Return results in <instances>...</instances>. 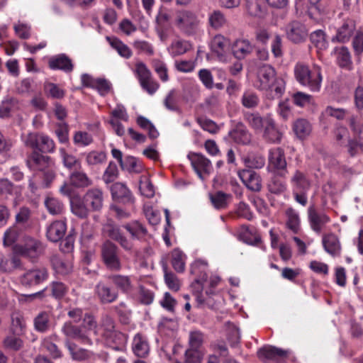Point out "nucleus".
Here are the masks:
<instances>
[{
    "label": "nucleus",
    "mask_w": 363,
    "mask_h": 363,
    "mask_svg": "<svg viewBox=\"0 0 363 363\" xmlns=\"http://www.w3.org/2000/svg\"><path fill=\"white\" fill-rule=\"evenodd\" d=\"M207 263L202 260H196L191 266V273L197 277L191 284L193 294L196 298L198 308H213L216 306V300L212 289L206 290L203 293V284L207 281Z\"/></svg>",
    "instance_id": "f257e3e1"
},
{
    "label": "nucleus",
    "mask_w": 363,
    "mask_h": 363,
    "mask_svg": "<svg viewBox=\"0 0 363 363\" xmlns=\"http://www.w3.org/2000/svg\"><path fill=\"white\" fill-rule=\"evenodd\" d=\"M256 86L260 90L273 93V98H279L284 91L285 84L281 78L276 77V71L269 65H262L257 71Z\"/></svg>",
    "instance_id": "f03ea898"
},
{
    "label": "nucleus",
    "mask_w": 363,
    "mask_h": 363,
    "mask_svg": "<svg viewBox=\"0 0 363 363\" xmlns=\"http://www.w3.org/2000/svg\"><path fill=\"white\" fill-rule=\"evenodd\" d=\"M294 75L302 86L311 91H318L320 89L323 76L319 66L313 65L311 67L304 63L298 62L294 67Z\"/></svg>",
    "instance_id": "7ed1b4c3"
},
{
    "label": "nucleus",
    "mask_w": 363,
    "mask_h": 363,
    "mask_svg": "<svg viewBox=\"0 0 363 363\" xmlns=\"http://www.w3.org/2000/svg\"><path fill=\"white\" fill-rule=\"evenodd\" d=\"M13 252L35 262L44 254L45 247L40 240L26 237L22 243L13 246Z\"/></svg>",
    "instance_id": "20e7f679"
},
{
    "label": "nucleus",
    "mask_w": 363,
    "mask_h": 363,
    "mask_svg": "<svg viewBox=\"0 0 363 363\" xmlns=\"http://www.w3.org/2000/svg\"><path fill=\"white\" fill-rule=\"evenodd\" d=\"M175 24L177 28L186 35L196 33L199 26L197 16L192 11L182 10L177 13Z\"/></svg>",
    "instance_id": "39448f33"
},
{
    "label": "nucleus",
    "mask_w": 363,
    "mask_h": 363,
    "mask_svg": "<svg viewBox=\"0 0 363 363\" xmlns=\"http://www.w3.org/2000/svg\"><path fill=\"white\" fill-rule=\"evenodd\" d=\"M111 284H112L106 278L98 281L94 287V294L101 303H111L118 298V291Z\"/></svg>",
    "instance_id": "423d86ee"
},
{
    "label": "nucleus",
    "mask_w": 363,
    "mask_h": 363,
    "mask_svg": "<svg viewBox=\"0 0 363 363\" xmlns=\"http://www.w3.org/2000/svg\"><path fill=\"white\" fill-rule=\"evenodd\" d=\"M101 256L108 269L115 271L121 269V260L118 255V247L111 241L107 240L102 245Z\"/></svg>",
    "instance_id": "0eeeda50"
},
{
    "label": "nucleus",
    "mask_w": 363,
    "mask_h": 363,
    "mask_svg": "<svg viewBox=\"0 0 363 363\" xmlns=\"http://www.w3.org/2000/svg\"><path fill=\"white\" fill-rule=\"evenodd\" d=\"M61 331L66 337V340H75L86 345H91L93 344L92 340L88 334L84 332L82 328L74 325L71 321H66L63 324Z\"/></svg>",
    "instance_id": "6e6552de"
},
{
    "label": "nucleus",
    "mask_w": 363,
    "mask_h": 363,
    "mask_svg": "<svg viewBox=\"0 0 363 363\" xmlns=\"http://www.w3.org/2000/svg\"><path fill=\"white\" fill-rule=\"evenodd\" d=\"M48 278V269L45 267H36L26 271L20 277L21 284L26 287L37 286Z\"/></svg>",
    "instance_id": "1a4fd4ad"
},
{
    "label": "nucleus",
    "mask_w": 363,
    "mask_h": 363,
    "mask_svg": "<svg viewBox=\"0 0 363 363\" xmlns=\"http://www.w3.org/2000/svg\"><path fill=\"white\" fill-rule=\"evenodd\" d=\"M102 231L105 236L118 242L125 250L130 251L133 250V245L131 241L125 237L121 228L112 222H108L104 225Z\"/></svg>",
    "instance_id": "9d476101"
},
{
    "label": "nucleus",
    "mask_w": 363,
    "mask_h": 363,
    "mask_svg": "<svg viewBox=\"0 0 363 363\" xmlns=\"http://www.w3.org/2000/svg\"><path fill=\"white\" fill-rule=\"evenodd\" d=\"M188 159L200 179H203V174H209L213 167L211 162L201 153L190 152Z\"/></svg>",
    "instance_id": "9b49d317"
},
{
    "label": "nucleus",
    "mask_w": 363,
    "mask_h": 363,
    "mask_svg": "<svg viewBox=\"0 0 363 363\" xmlns=\"http://www.w3.org/2000/svg\"><path fill=\"white\" fill-rule=\"evenodd\" d=\"M284 151L281 147L270 150L269 154V169L279 172L281 176H285L287 172Z\"/></svg>",
    "instance_id": "f8f14e48"
},
{
    "label": "nucleus",
    "mask_w": 363,
    "mask_h": 363,
    "mask_svg": "<svg viewBox=\"0 0 363 363\" xmlns=\"http://www.w3.org/2000/svg\"><path fill=\"white\" fill-rule=\"evenodd\" d=\"M308 218L310 227L313 231L319 234L325 225L330 222V218L324 212H318L314 206L308 208Z\"/></svg>",
    "instance_id": "ddd939ff"
},
{
    "label": "nucleus",
    "mask_w": 363,
    "mask_h": 363,
    "mask_svg": "<svg viewBox=\"0 0 363 363\" xmlns=\"http://www.w3.org/2000/svg\"><path fill=\"white\" fill-rule=\"evenodd\" d=\"M85 204L91 211H99L104 206V192L99 188L89 189L83 196Z\"/></svg>",
    "instance_id": "4468645a"
},
{
    "label": "nucleus",
    "mask_w": 363,
    "mask_h": 363,
    "mask_svg": "<svg viewBox=\"0 0 363 363\" xmlns=\"http://www.w3.org/2000/svg\"><path fill=\"white\" fill-rule=\"evenodd\" d=\"M289 351L274 346L267 345L257 351V356L262 360L279 361L286 358Z\"/></svg>",
    "instance_id": "2eb2a0df"
},
{
    "label": "nucleus",
    "mask_w": 363,
    "mask_h": 363,
    "mask_svg": "<svg viewBox=\"0 0 363 363\" xmlns=\"http://www.w3.org/2000/svg\"><path fill=\"white\" fill-rule=\"evenodd\" d=\"M322 245L325 251L333 257H340L342 246L339 238L333 233L323 235Z\"/></svg>",
    "instance_id": "dca6fc26"
},
{
    "label": "nucleus",
    "mask_w": 363,
    "mask_h": 363,
    "mask_svg": "<svg viewBox=\"0 0 363 363\" xmlns=\"http://www.w3.org/2000/svg\"><path fill=\"white\" fill-rule=\"evenodd\" d=\"M238 177L247 189L252 191H259L262 189L260 176L250 169H242L238 172Z\"/></svg>",
    "instance_id": "f3484780"
},
{
    "label": "nucleus",
    "mask_w": 363,
    "mask_h": 363,
    "mask_svg": "<svg viewBox=\"0 0 363 363\" xmlns=\"http://www.w3.org/2000/svg\"><path fill=\"white\" fill-rule=\"evenodd\" d=\"M356 29V22L354 19L346 18L337 30L335 36L332 38L333 42H348Z\"/></svg>",
    "instance_id": "a211bd4d"
},
{
    "label": "nucleus",
    "mask_w": 363,
    "mask_h": 363,
    "mask_svg": "<svg viewBox=\"0 0 363 363\" xmlns=\"http://www.w3.org/2000/svg\"><path fill=\"white\" fill-rule=\"evenodd\" d=\"M107 280L114 285L118 291L129 294L134 289V284L130 276L114 274L108 276Z\"/></svg>",
    "instance_id": "6ab92c4d"
},
{
    "label": "nucleus",
    "mask_w": 363,
    "mask_h": 363,
    "mask_svg": "<svg viewBox=\"0 0 363 363\" xmlns=\"http://www.w3.org/2000/svg\"><path fill=\"white\" fill-rule=\"evenodd\" d=\"M111 192L113 199L126 204H133L134 198L126 186L121 182H116L111 186Z\"/></svg>",
    "instance_id": "aec40b11"
},
{
    "label": "nucleus",
    "mask_w": 363,
    "mask_h": 363,
    "mask_svg": "<svg viewBox=\"0 0 363 363\" xmlns=\"http://www.w3.org/2000/svg\"><path fill=\"white\" fill-rule=\"evenodd\" d=\"M286 35L291 41L300 43L306 38L308 32L303 24L298 21H293L287 26Z\"/></svg>",
    "instance_id": "412c9836"
},
{
    "label": "nucleus",
    "mask_w": 363,
    "mask_h": 363,
    "mask_svg": "<svg viewBox=\"0 0 363 363\" xmlns=\"http://www.w3.org/2000/svg\"><path fill=\"white\" fill-rule=\"evenodd\" d=\"M290 183L292 190L308 191L311 186L308 175L300 169H296L291 175Z\"/></svg>",
    "instance_id": "4be33fe9"
},
{
    "label": "nucleus",
    "mask_w": 363,
    "mask_h": 363,
    "mask_svg": "<svg viewBox=\"0 0 363 363\" xmlns=\"http://www.w3.org/2000/svg\"><path fill=\"white\" fill-rule=\"evenodd\" d=\"M229 40L223 35L218 34L214 36L211 43L212 51L217 55L220 60H225V55L229 48Z\"/></svg>",
    "instance_id": "5701e85b"
},
{
    "label": "nucleus",
    "mask_w": 363,
    "mask_h": 363,
    "mask_svg": "<svg viewBox=\"0 0 363 363\" xmlns=\"http://www.w3.org/2000/svg\"><path fill=\"white\" fill-rule=\"evenodd\" d=\"M67 225L64 220H55L47 228L46 235L49 240L55 242L60 240L65 235Z\"/></svg>",
    "instance_id": "b1692460"
},
{
    "label": "nucleus",
    "mask_w": 363,
    "mask_h": 363,
    "mask_svg": "<svg viewBox=\"0 0 363 363\" xmlns=\"http://www.w3.org/2000/svg\"><path fill=\"white\" fill-rule=\"evenodd\" d=\"M48 65L51 69H60L67 73L71 72L74 67L71 59L65 54L50 57Z\"/></svg>",
    "instance_id": "393cba45"
},
{
    "label": "nucleus",
    "mask_w": 363,
    "mask_h": 363,
    "mask_svg": "<svg viewBox=\"0 0 363 363\" xmlns=\"http://www.w3.org/2000/svg\"><path fill=\"white\" fill-rule=\"evenodd\" d=\"M229 136L238 144L247 145L251 140V134L242 123H238L235 125L229 132Z\"/></svg>",
    "instance_id": "a878e982"
},
{
    "label": "nucleus",
    "mask_w": 363,
    "mask_h": 363,
    "mask_svg": "<svg viewBox=\"0 0 363 363\" xmlns=\"http://www.w3.org/2000/svg\"><path fill=\"white\" fill-rule=\"evenodd\" d=\"M261 132L263 133L264 138L270 143H279L282 138V133L276 126L272 116L266 122Z\"/></svg>",
    "instance_id": "bb28decb"
},
{
    "label": "nucleus",
    "mask_w": 363,
    "mask_h": 363,
    "mask_svg": "<svg viewBox=\"0 0 363 363\" xmlns=\"http://www.w3.org/2000/svg\"><path fill=\"white\" fill-rule=\"evenodd\" d=\"M271 115L262 116L259 113L246 112L244 119L248 125L257 132H261Z\"/></svg>",
    "instance_id": "cd10ccee"
},
{
    "label": "nucleus",
    "mask_w": 363,
    "mask_h": 363,
    "mask_svg": "<svg viewBox=\"0 0 363 363\" xmlns=\"http://www.w3.org/2000/svg\"><path fill=\"white\" fill-rule=\"evenodd\" d=\"M253 45L246 39H238L232 46L233 55L239 60L245 58L253 51Z\"/></svg>",
    "instance_id": "c85d7f7f"
},
{
    "label": "nucleus",
    "mask_w": 363,
    "mask_h": 363,
    "mask_svg": "<svg viewBox=\"0 0 363 363\" xmlns=\"http://www.w3.org/2000/svg\"><path fill=\"white\" fill-rule=\"evenodd\" d=\"M65 346L69 350L72 358L77 361H84L91 358L93 356V352L78 346L69 340L65 341Z\"/></svg>",
    "instance_id": "c756f323"
},
{
    "label": "nucleus",
    "mask_w": 363,
    "mask_h": 363,
    "mask_svg": "<svg viewBox=\"0 0 363 363\" xmlns=\"http://www.w3.org/2000/svg\"><path fill=\"white\" fill-rule=\"evenodd\" d=\"M106 39L108 42L111 47L114 49L121 57L125 59H129L133 55L132 50L120 39L116 37L110 36H107Z\"/></svg>",
    "instance_id": "7c9ffc66"
},
{
    "label": "nucleus",
    "mask_w": 363,
    "mask_h": 363,
    "mask_svg": "<svg viewBox=\"0 0 363 363\" xmlns=\"http://www.w3.org/2000/svg\"><path fill=\"white\" fill-rule=\"evenodd\" d=\"M333 52L336 56L337 63L340 67L347 69H351L352 62L350 52L347 47L335 48Z\"/></svg>",
    "instance_id": "2f4dec72"
},
{
    "label": "nucleus",
    "mask_w": 363,
    "mask_h": 363,
    "mask_svg": "<svg viewBox=\"0 0 363 363\" xmlns=\"http://www.w3.org/2000/svg\"><path fill=\"white\" fill-rule=\"evenodd\" d=\"M132 348L134 354L140 357H145L149 352V345L146 338L139 333L133 338Z\"/></svg>",
    "instance_id": "473e14b6"
},
{
    "label": "nucleus",
    "mask_w": 363,
    "mask_h": 363,
    "mask_svg": "<svg viewBox=\"0 0 363 363\" xmlns=\"http://www.w3.org/2000/svg\"><path fill=\"white\" fill-rule=\"evenodd\" d=\"M191 49V45L189 41L182 39H176L172 42L167 50L170 55L176 57L185 54Z\"/></svg>",
    "instance_id": "72a5a7b5"
},
{
    "label": "nucleus",
    "mask_w": 363,
    "mask_h": 363,
    "mask_svg": "<svg viewBox=\"0 0 363 363\" xmlns=\"http://www.w3.org/2000/svg\"><path fill=\"white\" fill-rule=\"evenodd\" d=\"M33 216L31 209L26 206L19 208L15 215V225L18 227L26 228L29 225Z\"/></svg>",
    "instance_id": "f704fd0d"
},
{
    "label": "nucleus",
    "mask_w": 363,
    "mask_h": 363,
    "mask_svg": "<svg viewBox=\"0 0 363 363\" xmlns=\"http://www.w3.org/2000/svg\"><path fill=\"white\" fill-rule=\"evenodd\" d=\"M286 225L294 233H298L300 230V218L298 213L293 208H289L286 211Z\"/></svg>",
    "instance_id": "c9c22d12"
},
{
    "label": "nucleus",
    "mask_w": 363,
    "mask_h": 363,
    "mask_svg": "<svg viewBox=\"0 0 363 363\" xmlns=\"http://www.w3.org/2000/svg\"><path fill=\"white\" fill-rule=\"evenodd\" d=\"M293 130L298 138L303 139L311 133V125L307 120L300 118L294 123Z\"/></svg>",
    "instance_id": "e433bc0d"
},
{
    "label": "nucleus",
    "mask_w": 363,
    "mask_h": 363,
    "mask_svg": "<svg viewBox=\"0 0 363 363\" xmlns=\"http://www.w3.org/2000/svg\"><path fill=\"white\" fill-rule=\"evenodd\" d=\"M123 227L131 235L133 238L141 239L147 233L146 228L138 221L127 223Z\"/></svg>",
    "instance_id": "4c0bfd02"
},
{
    "label": "nucleus",
    "mask_w": 363,
    "mask_h": 363,
    "mask_svg": "<svg viewBox=\"0 0 363 363\" xmlns=\"http://www.w3.org/2000/svg\"><path fill=\"white\" fill-rule=\"evenodd\" d=\"M21 229L13 224L10 226L4 233L3 242L4 246L13 245L19 238Z\"/></svg>",
    "instance_id": "58836bf2"
},
{
    "label": "nucleus",
    "mask_w": 363,
    "mask_h": 363,
    "mask_svg": "<svg viewBox=\"0 0 363 363\" xmlns=\"http://www.w3.org/2000/svg\"><path fill=\"white\" fill-rule=\"evenodd\" d=\"M208 20L210 26L216 30L223 28L227 23L224 13L219 10H214L208 14Z\"/></svg>",
    "instance_id": "ea45409f"
},
{
    "label": "nucleus",
    "mask_w": 363,
    "mask_h": 363,
    "mask_svg": "<svg viewBox=\"0 0 363 363\" xmlns=\"http://www.w3.org/2000/svg\"><path fill=\"white\" fill-rule=\"evenodd\" d=\"M50 315L49 313L42 311L34 319V326L36 330L45 333L50 328Z\"/></svg>",
    "instance_id": "a19ab883"
},
{
    "label": "nucleus",
    "mask_w": 363,
    "mask_h": 363,
    "mask_svg": "<svg viewBox=\"0 0 363 363\" xmlns=\"http://www.w3.org/2000/svg\"><path fill=\"white\" fill-rule=\"evenodd\" d=\"M172 265L177 272H183L185 269L186 255L179 249H174L171 253Z\"/></svg>",
    "instance_id": "79ce46f5"
},
{
    "label": "nucleus",
    "mask_w": 363,
    "mask_h": 363,
    "mask_svg": "<svg viewBox=\"0 0 363 363\" xmlns=\"http://www.w3.org/2000/svg\"><path fill=\"white\" fill-rule=\"evenodd\" d=\"M107 340L113 343L112 348L116 350L123 351L125 350L126 344L128 342L127 336L118 331L113 333L112 337H108Z\"/></svg>",
    "instance_id": "37998d69"
},
{
    "label": "nucleus",
    "mask_w": 363,
    "mask_h": 363,
    "mask_svg": "<svg viewBox=\"0 0 363 363\" xmlns=\"http://www.w3.org/2000/svg\"><path fill=\"white\" fill-rule=\"evenodd\" d=\"M44 203L48 211L52 215H60L65 210L64 204L56 198L48 196Z\"/></svg>",
    "instance_id": "c03bdc74"
},
{
    "label": "nucleus",
    "mask_w": 363,
    "mask_h": 363,
    "mask_svg": "<svg viewBox=\"0 0 363 363\" xmlns=\"http://www.w3.org/2000/svg\"><path fill=\"white\" fill-rule=\"evenodd\" d=\"M51 262L53 269L57 274L66 275L72 271V267L71 263L63 260L59 257L54 256Z\"/></svg>",
    "instance_id": "a18cd8bd"
},
{
    "label": "nucleus",
    "mask_w": 363,
    "mask_h": 363,
    "mask_svg": "<svg viewBox=\"0 0 363 363\" xmlns=\"http://www.w3.org/2000/svg\"><path fill=\"white\" fill-rule=\"evenodd\" d=\"M49 160V157L34 152L28 158V164L30 167L41 170L48 163Z\"/></svg>",
    "instance_id": "49530a36"
},
{
    "label": "nucleus",
    "mask_w": 363,
    "mask_h": 363,
    "mask_svg": "<svg viewBox=\"0 0 363 363\" xmlns=\"http://www.w3.org/2000/svg\"><path fill=\"white\" fill-rule=\"evenodd\" d=\"M72 212L80 218H85L89 216L91 211L88 206L85 204L84 199L77 200L72 202Z\"/></svg>",
    "instance_id": "de8ad7c7"
},
{
    "label": "nucleus",
    "mask_w": 363,
    "mask_h": 363,
    "mask_svg": "<svg viewBox=\"0 0 363 363\" xmlns=\"http://www.w3.org/2000/svg\"><path fill=\"white\" fill-rule=\"evenodd\" d=\"M60 153L65 167L68 169L80 168L81 162L74 155L67 152L64 148L60 149Z\"/></svg>",
    "instance_id": "09e8293b"
},
{
    "label": "nucleus",
    "mask_w": 363,
    "mask_h": 363,
    "mask_svg": "<svg viewBox=\"0 0 363 363\" xmlns=\"http://www.w3.org/2000/svg\"><path fill=\"white\" fill-rule=\"evenodd\" d=\"M245 166L250 169H260L265 164V159L261 155L250 154L243 159Z\"/></svg>",
    "instance_id": "8fccbe9b"
},
{
    "label": "nucleus",
    "mask_w": 363,
    "mask_h": 363,
    "mask_svg": "<svg viewBox=\"0 0 363 363\" xmlns=\"http://www.w3.org/2000/svg\"><path fill=\"white\" fill-rule=\"evenodd\" d=\"M139 189L141 194L147 198H152L155 195L154 186L146 175L140 177Z\"/></svg>",
    "instance_id": "3c124183"
},
{
    "label": "nucleus",
    "mask_w": 363,
    "mask_h": 363,
    "mask_svg": "<svg viewBox=\"0 0 363 363\" xmlns=\"http://www.w3.org/2000/svg\"><path fill=\"white\" fill-rule=\"evenodd\" d=\"M71 184L77 187H85L91 184V180L82 172H74L69 177Z\"/></svg>",
    "instance_id": "603ef678"
},
{
    "label": "nucleus",
    "mask_w": 363,
    "mask_h": 363,
    "mask_svg": "<svg viewBox=\"0 0 363 363\" xmlns=\"http://www.w3.org/2000/svg\"><path fill=\"white\" fill-rule=\"evenodd\" d=\"M311 43L318 50H325L328 47V42L325 39V33L321 30L313 32L310 35Z\"/></svg>",
    "instance_id": "864d4df0"
},
{
    "label": "nucleus",
    "mask_w": 363,
    "mask_h": 363,
    "mask_svg": "<svg viewBox=\"0 0 363 363\" xmlns=\"http://www.w3.org/2000/svg\"><path fill=\"white\" fill-rule=\"evenodd\" d=\"M55 145L52 139L49 136L40 134L37 150L42 152L50 153L54 152Z\"/></svg>",
    "instance_id": "5fc2aeb1"
},
{
    "label": "nucleus",
    "mask_w": 363,
    "mask_h": 363,
    "mask_svg": "<svg viewBox=\"0 0 363 363\" xmlns=\"http://www.w3.org/2000/svg\"><path fill=\"white\" fill-rule=\"evenodd\" d=\"M152 66L159 78L164 82L169 80L167 67L166 64L159 59L152 60Z\"/></svg>",
    "instance_id": "6e6d98bb"
},
{
    "label": "nucleus",
    "mask_w": 363,
    "mask_h": 363,
    "mask_svg": "<svg viewBox=\"0 0 363 363\" xmlns=\"http://www.w3.org/2000/svg\"><path fill=\"white\" fill-rule=\"evenodd\" d=\"M100 328L103 330L102 335L106 339L108 337H112L113 333L116 331L113 318L108 315L102 318Z\"/></svg>",
    "instance_id": "4d7b16f0"
},
{
    "label": "nucleus",
    "mask_w": 363,
    "mask_h": 363,
    "mask_svg": "<svg viewBox=\"0 0 363 363\" xmlns=\"http://www.w3.org/2000/svg\"><path fill=\"white\" fill-rule=\"evenodd\" d=\"M204 342V334L200 330L189 333V345L190 348L199 350Z\"/></svg>",
    "instance_id": "13d9d810"
},
{
    "label": "nucleus",
    "mask_w": 363,
    "mask_h": 363,
    "mask_svg": "<svg viewBox=\"0 0 363 363\" xmlns=\"http://www.w3.org/2000/svg\"><path fill=\"white\" fill-rule=\"evenodd\" d=\"M26 327L25 320L21 315L15 313L11 315V330L16 335H20Z\"/></svg>",
    "instance_id": "bf43d9fd"
},
{
    "label": "nucleus",
    "mask_w": 363,
    "mask_h": 363,
    "mask_svg": "<svg viewBox=\"0 0 363 363\" xmlns=\"http://www.w3.org/2000/svg\"><path fill=\"white\" fill-rule=\"evenodd\" d=\"M269 191L275 194L283 193L286 189L285 182L277 177H273L267 185Z\"/></svg>",
    "instance_id": "052dcab7"
},
{
    "label": "nucleus",
    "mask_w": 363,
    "mask_h": 363,
    "mask_svg": "<svg viewBox=\"0 0 363 363\" xmlns=\"http://www.w3.org/2000/svg\"><path fill=\"white\" fill-rule=\"evenodd\" d=\"M334 138L336 143L339 145H345L350 138V133L347 128L343 126H337L333 131Z\"/></svg>",
    "instance_id": "680f3d73"
},
{
    "label": "nucleus",
    "mask_w": 363,
    "mask_h": 363,
    "mask_svg": "<svg viewBox=\"0 0 363 363\" xmlns=\"http://www.w3.org/2000/svg\"><path fill=\"white\" fill-rule=\"evenodd\" d=\"M292 98L294 104L300 107H304L313 103L312 96L301 91L294 94Z\"/></svg>",
    "instance_id": "e2e57ef3"
},
{
    "label": "nucleus",
    "mask_w": 363,
    "mask_h": 363,
    "mask_svg": "<svg viewBox=\"0 0 363 363\" xmlns=\"http://www.w3.org/2000/svg\"><path fill=\"white\" fill-rule=\"evenodd\" d=\"M241 103L245 107L252 108L258 105L259 98L254 92L247 91L243 94Z\"/></svg>",
    "instance_id": "0e129e2a"
},
{
    "label": "nucleus",
    "mask_w": 363,
    "mask_h": 363,
    "mask_svg": "<svg viewBox=\"0 0 363 363\" xmlns=\"http://www.w3.org/2000/svg\"><path fill=\"white\" fill-rule=\"evenodd\" d=\"M135 73L136 74L140 83L152 77L150 70L143 62H136Z\"/></svg>",
    "instance_id": "69168bd1"
},
{
    "label": "nucleus",
    "mask_w": 363,
    "mask_h": 363,
    "mask_svg": "<svg viewBox=\"0 0 363 363\" xmlns=\"http://www.w3.org/2000/svg\"><path fill=\"white\" fill-rule=\"evenodd\" d=\"M106 155L103 152L91 151L86 157V163L89 165H97L105 162Z\"/></svg>",
    "instance_id": "338daca9"
},
{
    "label": "nucleus",
    "mask_w": 363,
    "mask_h": 363,
    "mask_svg": "<svg viewBox=\"0 0 363 363\" xmlns=\"http://www.w3.org/2000/svg\"><path fill=\"white\" fill-rule=\"evenodd\" d=\"M350 124L353 132L363 140V118L352 116L350 120Z\"/></svg>",
    "instance_id": "774afa93"
}]
</instances>
